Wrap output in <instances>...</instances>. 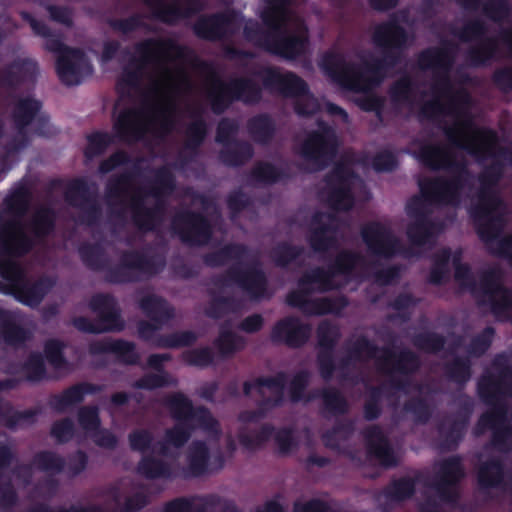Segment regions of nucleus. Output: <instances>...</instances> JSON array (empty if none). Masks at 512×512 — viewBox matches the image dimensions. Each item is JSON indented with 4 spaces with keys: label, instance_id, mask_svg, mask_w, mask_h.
<instances>
[{
    "label": "nucleus",
    "instance_id": "nucleus-1",
    "mask_svg": "<svg viewBox=\"0 0 512 512\" xmlns=\"http://www.w3.org/2000/svg\"><path fill=\"white\" fill-rule=\"evenodd\" d=\"M409 39L406 29L393 18L376 26L373 42L382 49V57L364 62V71L355 63L346 62L335 55H327L323 68L333 82L342 88L363 91L368 82L379 84L389 69L401 63Z\"/></svg>",
    "mask_w": 512,
    "mask_h": 512
},
{
    "label": "nucleus",
    "instance_id": "nucleus-59",
    "mask_svg": "<svg viewBox=\"0 0 512 512\" xmlns=\"http://www.w3.org/2000/svg\"><path fill=\"white\" fill-rule=\"evenodd\" d=\"M198 340V335L190 330L177 331L159 335L153 344L158 348L177 349L192 346Z\"/></svg>",
    "mask_w": 512,
    "mask_h": 512
},
{
    "label": "nucleus",
    "instance_id": "nucleus-26",
    "mask_svg": "<svg viewBox=\"0 0 512 512\" xmlns=\"http://www.w3.org/2000/svg\"><path fill=\"white\" fill-rule=\"evenodd\" d=\"M263 87L270 92H278L284 97L296 98L308 92V84L296 73H282L277 67H264L255 73Z\"/></svg>",
    "mask_w": 512,
    "mask_h": 512
},
{
    "label": "nucleus",
    "instance_id": "nucleus-49",
    "mask_svg": "<svg viewBox=\"0 0 512 512\" xmlns=\"http://www.w3.org/2000/svg\"><path fill=\"white\" fill-rule=\"evenodd\" d=\"M136 471L140 476L148 480H170L174 477L171 464L152 454L143 455L141 457L137 464Z\"/></svg>",
    "mask_w": 512,
    "mask_h": 512
},
{
    "label": "nucleus",
    "instance_id": "nucleus-41",
    "mask_svg": "<svg viewBox=\"0 0 512 512\" xmlns=\"http://www.w3.org/2000/svg\"><path fill=\"white\" fill-rule=\"evenodd\" d=\"M12 347H20L30 339L29 331L17 323L13 311L0 308V338Z\"/></svg>",
    "mask_w": 512,
    "mask_h": 512
},
{
    "label": "nucleus",
    "instance_id": "nucleus-16",
    "mask_svg": "<svg viewBox=\"0 0 512 512\" xmlns=\"http://www.w3.org/2000/svg\"><path fill=\"white\" fill-rule=\"evenodd\" d=\"M504 165L497 159L486 167L478 176L480 187L477 191V202L469 210L476 218L487 216L492 210H499L504 202L497 191L503 177Z\"/></svg>",
    "mask_w": 512,
    "mask_h": 512
},
{
    "label": "nucleus",
    "instance_id": "nucleus-61",
    "mask_svg": "<svg viewBox=\"0 0 512 512\" xmlns=\"http://www.w3.org/2000/svg\"><path fill=\"white\" fill-rule=\"evenodd\" d=\"M87 145L84 148V156L88 160L103 155L113 143V136L106 131H93L86 136Z\"/></svg>",
    "mask_w": 512,
    "mask_h": 512
},
{
    "label": "nucleus",
    "instance_id": "nucleus-18",
    "mask_svg": "<svg viewBox=\"0 0 512 512\" xmlns=\"http://www.w3.org/2000/svg\"><path fill=\"white\" fill-rule=\"evenodd\" d=\"M65 200L72 207L78 208L81 213L77 222L87 227L100 225L103 210L97 199L96 190L91 191L89 183L83 178L72 180L65 192Z\"/></svg>",
    "mask_w": 512,
    "mask_h": 512
},
{
    "label": "nucleus",
    "instance_id": "nucleus-63",
    "mask_svg": "<svg viewBox=\"0 0 512 512\" xmlns=\"http://www.w3.org/2000/svg\"><path fill=\"white\" fill-rule=\"evenodd\" d=\"M37 414L38 412L34 409L17 411L8 405L0 409V422L8 429L13 430L23 423H34Z\"/></svg>",
    "mask_w": 512,
    "mask_h": 512
},
{
    "label": "nucleus",
    "instance_id": "nucleus-15",
    "mask_svg": "<svg viewBox=\"0 0 512 512\" xmlns=\"http://www.w3.org/2000/svg\"><path fill=\"white\" fill-rule=\"evenodd\" d=\"M214 284L218 287L236 285L254 300L264 298L268 291L267 275L259 265L233 264L215 279Z\"/></svg>",
    "mask_w": 512,
    "mask_h": 512
},
{
    "label": "nucleus",
    "instance_id": "nucleus-60",
    "mask_svg": "<svg viewBox=\"0 0 512 512\" xmlns=\"http://www.w3.org/2000/svg\"><path fill=\"white\" fill-rule=\"evenodd\" d=\"M329 193L327 202L334 211H349L354 205V195L351 186L327 185Z\"/></svg>",
    "mask_w": 512,
    "mask_h": 512
},
{
    "label": "nucleus",
    "instance_id": "nucleus-47",
    "mask_svg": "<svg viewBox=\"0 0 512 512\" xmlns=\"http://www.w3.org/2000/svg\"><path fill=\"white\" fill-rule=\"evenodd\" d=\"M467 419L453 417L448 422H441L437 431L441 440V447L448 451H454L462 442L467 431Z\"/></svg>",
    "mask_w": 512,
    "mask_h": 512
},
{
    "label": "nucleus",
    "instance_id": "nucleus-33",
    "mask_svg": "<svg viewBox=\"0 0 512 512\" xmlns=\"http://www.w3.org/2000/svg\"><path fill=\"white\" fill-rule=\"evenodd\" d=\"M288 375L284 371H279L273 376H260L253 381L243 383V394L248 397L251 391L255 389L260 396H264L263 388L269 389L273 395L263 397L261 406L281 407L285 402V388Z\"/></svg>",
    "mask_w": 512,
    "mask_h": 512
},
{
    "label": "nucleus",
    "instance_id": "nucleus-51",
    "mask_svg": "<svg viewBox=\"0 0 512 512\" xmlns=\"http://www.w3.org/2000/svg\"><path fill=\"white\" fill-rule=\"evenodd\" d=\"M213 345L217 349L220 358L228 359L245 348L246 340L243 336L236 334L223 325L219 330L218 336L214 339Z\"/></svg>",
    "mask_w": 512,
    "mask_h": 512
},
{
    "label": "nucleus",
    "instance_id": "nucleus-50",
    "mask_svg": "<svg viewBox=\"0 0 512 512\" xmlns=\"http://www.w3.org/2000/svg\"><path fill=\"white\" fill-rule=\"evenodd\" d=\"M322 414L325 418L339 417L349 412L350 406L346 397L335 387L320 389Z\"/></svg>",
    "mask_w": 512,
    "mask_h": 512
},
{
    "label": "nucleus",
    "instance_id": "nucleus-34",
    "mask_svg": "<svg viewBox=\"0 0 512 512\" xmlns=\"http://www.w3.org/2000/svg\"><path fill=\"white\" fill-rule=\"evenodd\" d=\"M143 111L136 108L122 109L113 123L115 136L125 143H134L143 139L147 127L142 121Z\"/></svg>",
    "mask_w": 512,
    "mask_h": 512
},
{
    "label": "nucleus",
    "instance_id": "nucleus-9",
    "mask_svg": "<svg viewBox=\"0 0 512 512\" xmlns=\"http://www.w3.org/2000/svg\"><path fill=\"white\" fill-rule=\"evenodd\" d=\"M266 7L261 13L264 25L274 30L270 54L287 60H295L302 56L308 47L307 32L295 33L285 29L292 0H265Z\"/></svg>",
    "mask_w": 512,
    "mask_h": 512
},
{
    "label": "nucleus",
    "instance_id": "nucleus-45",
    "mask_svg": "<svg viewBox=\"0 0 512 512\" xmlns=\"http://www.w3.org/2000/svg\"><path fill=\"white\" fill-rule=\"evenodd\" d=\"M248 247L241 243H227L219 249L203 255V263L210 268L225 266L229 261H240L247 256Z\"/></svg>",
    "mask_w": 512,
    "mask_h": 512
},
{
    "label": "nucleus",
    "instance_id": "nucleus-17",
    "mask_svg": "<svg viewBox=\"0 0 512 512\" xmlns=\"http://www.w3.org/2000/svg\"><path fill=\"white\" fill-rule=\"evenodd\" d=\"M479 291L483 299L479 305H489L492 314L497 318H505L512 312V288L502 283L501 273L496 268L482 272L479 281Z\"/></svg>",
    "mask_w": 512,
    "mask_h": 512
},
{
    "label": "nucleus",
    "instance_id": "nucleus-14",
    "mask_svg": "<svg viewBox=\"0 0 512 512\" xmlns=\"http://www.w3.org/2000/svg\"><path fill=\"white\" fill-rule=\"evenodd\" d=\"M308 274L309 271L299 278L297 290H292L287 294L286 303L290 307L298 308L306 315L323 316L338 314L348 306V299L344 295L309 299L308 296L315 291L312 285L319 286V282L305 279Z\"/></svg>",
    "mask_w": 512,
    "mask_h": 512
},
{
    "label": "nucleus",
    "instance_id": "nucleus-35",
    "mask_svg": "<svg viewBox=\"0 0 512 512\" xmlns=\"http://www.w3.org/2000/svg\"><path fill=\"white\" fill-rule=\"evenodd\" d=\"M193 118L185 130L184 152L180 153L178 158L181 167L191 163L198 156L208 135V125L201 113H194Z\"/></svg>",
    "mask_w": 512,
    "mask_h": 512
},
{
    "label": "nucleus",
    "instance_id": "nucleus-22",
    "mask_svg": "<svg viewBox=\"0 0 512 512\" xmlns=\"http://www.w3.org/2000/svg\"><path fill=\"white\" fill-rule=\"evenodd\" d=\"M360 233L368 252L375 257L392 259L402 253L401 240L390 227L379 221L363 225Z\"/></svg>",
    "mask_w": 512,
    "mask_h": 512
},
{
    "label": "nucleus",
    "instance_id": "nucleus-20",
    "mask_svg": "<svg viewBox=\"0 0 512 512\" xmlns=\"http://www.w3.org/2000/svg\"><path fill=\"white\" fill-rule=\"evenodd\" d=\"M361 260L362 256L358 252L342 250L335 256L327 268H312L305 279L319 282V287L316 289L318 292L324 293L335 290L338 288V285L335 284L334 278L339 275L351 276Z\"/></svg>",
    "mask_w": 512,
    "mask_h": 512
},
{
    "label": "nucleus",
    "instance_id": "nucleus-6",
    "mask_svg": "<svg viewBox=\"0 0 512 512\" xmlns=\"http://www.w3.org/2000/svg\"><path fill=\"white\" fill-rule=\"evenodd\" d=\"M457 46L451 41H443L438 47H428L417 55V65L423 71H433L432 91L435 95L449 98V109L459 113L462 106L470 103V95L464 90L454 91L450 72L455 62Z\"/></svg>",
    "mask_w": 512,
    "mask_h": 512
},
{
    "label": "nucleus",
    "instance_id": "nucleus-36",
    "mask_svg": "<svg viewBox=\"0 0 512 512\" xmlns=\"http://www.w3.org/2000/svg\"><path fill=\"white\" fill-rule=\"evenodd\" d=\"M91 355L114 354L117 360L125 365H138L140 355L134 342L124 339H104L89 344Z\"/></svg>",
    "mask_w": 512,
    "mask_h": 512
},
{
    "label": "nucleus",
    "instance_id": "nucleus-38",
    "mask_svg": "<svg viewBox=\"0 0 512 512\" xmlns=\"http://www.w3.org/2000/svg\"><path fill=\"white\" fill-rule=\"evenodd\" d=\"M104 385L89 382H80L64 389L59 394L49 398V406L58 413L65 412L69 407L81 403L85 396L102 392Z\"/></svg>",
    "mask_w": 512,
    "mask_h": 512
},
{
    "label": "nucleus",
    "instance_id": "nucleus-27",
    "mask_svg": "<svg viewBox=\"0 0 512 512\" xmlns=\"http://www.w3.org/2000/svg\"><path fill=\"white\" fill-rule=\"evenodd\" d=\"M336 220L333 213L317 211L312 215L307 242L315 253L324 254L337 247V227L333 225Z\"/></svg>",
    "mask_w": 512,
    "mask_h": 512
},
{
    "label": "nucleus",
    "instance_id": "nucleus-52",
    "mask_svg": "<svg viewBox=\"0 0 512 512\" xmlns=\"http://www.w3.org/2000/svg\"><path fill=\"white\" fill-rule=\"evenodd\" d=\"M437 223L431 218L413 220L408 224L406 234L414 246H424L430 243L435 236Z\"/></svg>",
    "mask_w": 512,
    "mask_h": 512
},
{
    "label": "nucleus",
    "instance_id": "nucleus-5",
    "mask_svg": "<svg viewBox=\"0 0 512 512\" xmlns=\"http://www.w3.org/2000/svg\"><path fill=\"white\" fill-rule=\"evenodd\" d=\"M378 360L382 371L390 374L389 385L396 391H406L411 380L409 376L415 374L421 367L418 354L410 349H402L396 353L390 348L379 347L365 335L358 336L348 351V357L342 360L343 365L348 364L349 359L355 361Z\"/></svg>",
    "mask_w": 512,
    "mask_h": 512
},
{
    "label": "nucleus",
    "instance_id": "nucleus-21",
    "mask_svg": "<svg viewBox=\"0 0 512 512\" xmlns=\"http://www.w3.org/2000/svg\"><path fill=\"white\" fill-rule=\"evenodd\" d=\"M492 366L497 373L482 375L477 382V393L488 405L495 404L508 391L512 393V364L507 357L504 354L496 355Z\"/></svg>",
    "mask_w": 512,
    "mask_h": 512
},
{
    "label": "nucleus",
    "instance_id": "nucleus-54",
    "mask_svg": "<svg viewBox=\"0 0 512 512\" xmlns=\"http://www.w3.org/2000/svg\"><path fill=\"white\" fill-rule=\"evenodd\" d=\"M447 379L463 388L472 377V363L468 357L456 356L444 365Z\"/></svg>",
    "mask_w": 512,
    "mask_h": 512
},
{
    "label": "nucleus",
    "instance_id": "nucleus-39",
    "mask_svg": "<svg viewBox=\"0 0 512 512\" xmlns=\"http://www.w3.org/2000/svg\"><path fill=\"white\" fill-rule=\"evenodd\" d=\"M29 235L25 230L24 232L34 243V247L46 240L56 228V212L50 206H42L36 210L31 220L29 221Z\"/></svg>",
    "mask_w": 512,
    "mask_h": 512
},
{
    "label": "nucleus",
    "instance_id": "nucleus-42",
    "mask_svg": "<svg viewBox=\"0 0 512 512\" xmlns=\"http://www.w3.org/2000/svg\"><path fill=\"white\" fill-rule=\"evenodd\" d=\"M499 54V43L496 37L484 36L476 45L468 48L466 60L471 67H486L493 60L497 59Z\"/></svg>",
    "mask_w": 512,
    "mask_h": 512
},
{
    "label": "nucleus",
    "instance_id": "nucleus-46",
    "mask_svg": "<svg viewBox=\"0 0 512 512\" xmlns=\"http://www.w3.org/2000/svg\"><path fill=\"white\" fill-rule=\"evenodd\" d=\"M30 198L31 194L29 189L24 185H20L7 195L2 202L4 212L12 216L10 220L19 221L23 230L24 226L21 219L26 215L29 209ZM4 221L5 220L0 217V222ZM7 221H9V219Z\"/></svg>",
    "mask_w": 512,
    "mask_h": 512
},
{
    "label": "nucleus",
    "instance_id": "nucleus-7",
    "mask_svg": "<svg viewBox=\"0 0 512 512\" xmlns=\"http://www.w3.org/2000/svg\"><path fill=\"white\" fill-rule=\"evenodd\" d=\"M138 58L130 61V66L123 69L121 77L117 81V89L123 93L124 88L139 89L147 66L162 67L171 60L186 59L192 51L171 38H147L135 44Z\"/></svg>",
    "mask_w": 512,
    "mask_h": 512
},
{
    "label": "nucleus",
    "instance_id": "nucleus-53",
    "mask_svg": "<svg viewBox=\"0 0 512 512\" xmlns=\"http://www.w3.org/2000/svg\"><path fill=\"white\" fill-rule=\"evenodd\" d=\"M210 459V451L204 441L196 440L189 447L187 462L188 470L194 477H199L207 472Z\"/></svg>",
    "mask_w": 512,
    "mask_h": 512
},
{
    "label": "nucleus",
    "instance_id": "nucleus-12",
    "mask_svg": "<svg viewBox=\"0 0 512 512\" xmlns=\"http://www.w3.org/2000/svg\"><path fill=\"white\" fill-rule=\"evenodd\" d=\"M89 307L97 314L98 320L92 321L85 316L74 317L72 324L77 330L90 334L121 332L124 330L125 321L121 316V309L113 295L96 294L91 298Z\"/></svg>",
    "mask_w": 512,
    "mask_h": 512
},
{
    "label": "nucleus",
    "instance_id": "nucleus-40",
    "mask_svg": "<svg viewBox=\"0 0 512 512\" xmlns=\"http://www.w3.org/2000/svg\"><path fill=\"white\" fill-rule=\"evenodd\" d=\"M477 482L481 489L502 488L505 485V464L499 457L482 462L477 470Z\"/></svg>",
    "mask_w": 512,
    "mask_h": 512
},
{
    "label": "nucleus",
    "instance_id": "nucleus-48",
    "mask_svg": "<svg viewBox=\"0 0 512 512\" xmlns=\"http://www.w3.org/2000/svg\"><path fill=\"white\" fill-rule=\"evenodd\" d=\"M254 156L253 146L244 140H233V143L223 146L218 158L227 167H241Z\"/></svg>",
    "mask_w": 512,
    "mask_h": 512
},
{
    "label": "nucleus",
    "instance_id": "nucleus-32",
    "mask_svg": "<svg viewBox=\"0 0 512 512\" xmlns=\"http://www.w3.org/2000/svg\"><path fill=\"white\" fill-rule=\"evenodd\" d=\"M367 455L376 459L382 467L393 468L398 465L395 451L379 425H370L363 429Z\"/></svg>",
    "mask_w": 512,
    "mask_h": 512
},
{
    "label": "nucleus",
    "instance_id": "nucleus-24",
    "mask_svg": "<svg viewBox=\"0 0 512 512\" xmlns=\"http://www.w3.org/2000/svg\"><path fill=\"white\" fill-rule=\"evenodd\" d=\"M42 108V103L32 97L20 98L14 105L12 119L17 130L6 144L9 153H18L29 146L31 139L28 126L32 124Z\"/></svg>",
    "mask_w": 512,
    "mask_h": 512
},
{
    "label": "nucleus",
    "instance_id": "nucleus-19",
    "mask_svg": "<svg viewBox=\"0 0 512 512\" xmlns=\"http://www.w3.org/2000/svg\"><path fill=\"white\" fill-rule=\"evenodd\" d=\"M172 229L189 246H204L213 236L211 221L202 212L184 209L172 219Z\"/></svg>",
    "mask_w": 512,
    "mask_h": 512
},
{
    "label": "nucleus",
    "instance_id": "nucleus-8",
    "mask_svg": "<svg viewBox=\"0 0 512 512\" xmlns=\"http://www.w3.org/2000/svg\"><path fill=\"white\" fill-rule=\"evenodd\" d=\"M153 173L154 177L145 195L154 197L155 204L151 207L145 205L141 189L136 190L130 199L132 222L142 232H153L159 227L165 214L163 199L172 195L177 186L176 177L168 165L154 169Z\"/></svg>",
    "mask_w": 512,
    "mask_h": 512
},
{
    "label": "nucleus",
    "instance_id": "nucleus-44",
    "mask_svg": "<svg viewBox=\"0 0 512 512\" xmlns=\"http://www.w3.org/2000/svg\"><path fill=\"white\" fill-rule=\"evenodd\" d=\"M139 308L151 321L157 324H166L175 316L174 308L166 299L155 294L142 297Z\"/></svg>",
    "mask_w": 512,
    "mask_h": 512
},
{
    "label": "nucleus",
    "instance_id": "nucleus-2",
    "mask_svg": "<svg viewBox=\"0 0 512 512\" xmlns=\"http://www.w3.org/2000/svg\"><path fill=\"white\" fill-rule=\"evenodd\" d=\"M415 158L431 171L447 170L454 174L449 178L437 176L420 179L418 186L422 198L414 196L408 201L407 215L413 220L430 218L425 201L438 205H458L465 186L464 176L468 174L465 164L457 161L455 155L439 143L421 144L415 152Z\"/></svg>",
    "mask_w": 512,
    "mask_h": 512
},
{
    "label": "nucleus",
    "instance_id": "nucleus-10",
    "mask_svg": "<svg viewBox=\"0 0 512 512\" xmlns=\"http://www.w3.org/2000/svg\"><path fill=\"white\" fill-rule=\"evenodd\" d=\"M206 99L212 112L221 115L235 102L246 105L258 104L262 99V88L249 77H237L224 81L214 75L207 88Z\"/></svg>",
    "mask_w": 512,
    "mask_h": 512
},
{
    "label": "nucleus",
    "instance_id": "nucleus-64",
    "mask_svg": "<svg viewBox=\"0 0 512 512\" xmlns=\"http://www.w3.org/2000/svg\"><path fill=\"white\" fill-rule=\"evenodd\" d=\"M304 253L302 246L280 242L271 250V258L276 266L286 268Z\"/></svg>",
    "mask_w": 512,
    "mask_h": 512
},
{
    "label": "nucleus",
    "instance_id": "nucleus-25",
    "mask_svg": "<svg viewBox=\"0 0 512 512\" xmlns=\"http://www.w3.org/2000/svg\"><path fill=\"white\" fill-rule=\"evenodd\" d=\"M317 365L320 376L325 381H330L336 370L334 352L341 337L339 328L325 320L317 327Z\"/></svg>",
    "mask_w": 512,
    "mask_h": 512
},
{
    "label": "nucleus",
    "instance_id": "nucleus-23",
    "mask_svg": "<svg viewBox=\"0 0 512 512\" xmlns=\"http://www.w3.org/2000/svg\"><path fill=\"white\" fill-rule=\"evenodd\" d=\"M163 404L169 409L177 422H195L206 431L217 428L218 422L205 406H193L192 401L182 392H173L163 399Z\"/></svg>",
    "mask_w": 512,
    "mask_h": 512
},
{
    "label": "nucleus",
    "instance_id": "nucleus-28",
    "mask_svg": "<svg viewBox=\"0 0 512 512\" xmlns=\"http://www.w3.org/2000/svg\"><path fill=\"white\" fill-rule=\"evenodd\" d=\"M312 326L303 323L296 316H286L272 327L270 338L274 344H284L289 348L303 347L311 337Z\"/></svg>",
    "mask_w": 512,
    "mask_h": 512
},
{
    "label": "nucleus",
    "instance_id": "nucleus-43",
    "mask_svg": "<svg viewBox=\"0 0 512 512\" xmlns=\"http://www.w3.org/2000/svg\"><path fill=\"white\" fill-rule=\"evenodd\" d=\"M246 129L251 139L260 145H268L277 133L274 118L268 113H258L247 120Z\"/></svg>",
    "mask_w": 512,
    "mask_h": 512
},
{
    "label": "nucleus",
    "instance_id": "nucleus-57",
    "mask_svg": "<svg viewBox=\"0 0 512 512\" xmlns=\"http://www.w3.org/2000/svg\"><path fill=\"white\" fill-rule=\"evenodd\" d=\"M498 210H492L483 218H476L471 213L479 238L485 243H491L497 239L501 231L502 219L496 215Z\"/></svg>",
    "mask_w": 512,
    "mask_h": 512
},
{
    "label": "nucleus",
    "instance_id": "nucleus-55",
    "mask_svg": "<svg viewBox=\"0 0 512 512\" xmlns=\"http://www.w3.org/2000/svg\"><path fill=\"white\" fill-rule=\"evenodd\" d=\"M417 481L411 477L394 479L384 489V496L392 502H403L413 497Z\"/></svg>",
    "mask_w": 512,
    "mask_h": 512
},
{
    "label": "nucleus",
    "instance_id": "nucleus-13",
    "mask_svg": "<svg viewBox=\"0 0 512 512\" xmlns=\"http://www.w3.org/2000/svg\"><path fill=\"white\" fill-rule=\"evenodd\" d=\"M338 147L335 129L324 121H318L317 129L309 132L302 142L299 154L312 164L314 171H321L333 161Z\"/></svg>",
    "mask_w": 512,
    "mask_h": 512
},
{
    "label": "nucleus",
    "instance_id": "nucleus-37",
    "mask_svg": "<svg viewBox=\"0 0 512 512\" xmlns=\"http://www.w3.org/2000/svg\"><path fill=\"white\" fill-rule=\"evenodd\" d=\"M233 16L217 12L201 16L193 25L194 34L203 40L220 41L227 37Z\"/></svg>",
    "mask_w": 512,
    "mask_h": 512
},
{
    "label": "nucleus",
    "instance_id": "nucleus-4",
    "mask_svg": "<svg viewBox=\"0 0 512 512\" xmlns=\"http://www.w3.org/2000/svg\"><path fill=\"white\" fill-rule=\"evenodd\" d=\"M82 263L92 271H105L106 281L112 284L134 283L142 276L153 277L163 271L166 265L161 255H147L138 250H125L119 263L109 266V259L99 243L84 242L78 248Z\"/></svg>",
    "mask_w": 512,
    "mask_h": 512
},
{
    "label": "nucleus",
    "instance_id": "nucleus-30",
    "mask_svg": "<svg viewBox=\"0 0 512 512\" xmlns=\"http://www.w3.org/2000/svg\"><path fill=\"white\" fill-rule=\"evenodd\" d=\"M464 476L465 470L460 456L455 455L444 459L440 464L438 481L435 484L440 500L450 504L457 502L459 495L455 487Z\"/></svg>",
    "mask_w": 512,
    "mask_h": 512
},
{
    "label": "nucleus",
    "instance_id": "nucleus-58",
    "mask_svg": "<svg viewBox=\"0 0 512 512\" xmlns=\"http://www.w3.org/2000/svg\"><path fill=\"white\" fill-rule=\"evenodd\" d=\"M250 177L257 183L271 185L288 178V174L270 162L259 161L251 169Z\"/></svg>",
    "mask_w": 512,
    "mask_h": 512
},
{
    "label": "nucleus",
    "instance_id": "nucleus-62",
    "mask_svg": "<svg viewBox=\"0 0 512 512\" xmlns=\"http://www.w3.org/2000/svg\"><path fill=\"white\" fill-rule=\"evenodd\" d=\"M412 343L420 351L437 354L444 349L446 338L437 332L425 331L415 334Z\"/></svg>",
    "mask_w": 512,
    "mask_h": 512
},
{
    "label": "nucleus",
    "instance_id": "nucleus-56",
    "mask_svg": "<svg viewBox=\"0 0 512 512\" xmlns=\"http://www.w3.org/2000/svg\"><path fill=\"white\" fill-rule=\"evenodd\" d=\"M32 465L39 471L58 475L65 471V458L51 450H42L32 458Z\"/></svg>",
    "mask_w": 512,
    "mask_h": 512
},
{
    "label": "nucleus",
    "instance_id": "nucleus-3",
    "mask_svg": "<svg viewBox=\"0 0 512 512\" xmlns=\"http://www.w3.org/2000/svg\"><path fill=\"white\" fill-rule=\"evenodd\" d=\"M34 243L16 220L0 222V277L8 282L6 294L20 303L35 308L55 285L54 279L41 276L31 281L16 261L29 254Z\"/></svg>",
    "mask_w": 512,
    "mask_h": 512
},
{
    "label": "nucleus",
    "instance_id": "nucleus-29",
    "mask_svg": "<svg viewBox=\"0 0 512 512\" xmlns=\"http://www.w3.org/2000/svg\"><path fill=\"white\" fill-rule=\"evenodd\" d=\"M144 3L152 9L154 18L168 25L198 14L206 5L204 0H176L172 4L165 0H144Z\"/></svg>",
    "mask_w": 512,
    "mask_h": 512
},
{
    "label": "nucleus",
    "instance_id": "nucleus-11",
    "mask_svg": "<svg viewBox=\"0 0 512 512\" xmlns=\"http://www.w3.org/2000/svg\"><path fill=\"white\" fill-rule=\"evenodd\" d=\"M465 128H473V136L465 142L461 140L459 125L444 126L443 132L448 142L456 147L467 151L473 157L482 160L487 158H504L510 154L505 147L499 146L498 133L489 127H474L471 120L462 123Z\"/></svg>",
    "mask_w": 512,
    "mask_h": 512
},
{
    "label": "nucleus",
    "instance_id": "nucleus-31",
    "mask_svg": "<svg viewBox=\"0 0 512 512\" xmlns=\"http://www.w3.org/2000/svg\"><path fill=\"white\" fill-rule=\"evenodd\" d=\"M92 71L84 51L73 48L69 53L56 59V72L60 81L67 86L79 85L85 74Z\"/></svg>",
    "mask_w": 512,
    "mask_h": 512
}]
</instances>
